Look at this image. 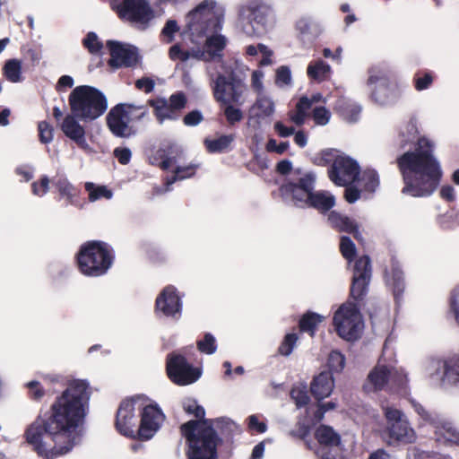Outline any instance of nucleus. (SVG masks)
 Here are the masks:
<instances>
[{"mask_svg": "<svg viewBox=\"0 0 459 459\" xmlns=\"http://www.w3.org/2000/svg\"><path fill=\"white\" fill-rule=\"evenodd\" d=\"M89 400V385L85 381L70 382L62 395L51 405L47 421L37 419L27 428V442L33 446L39 455H45L48 452V446L43 437L48 433L55 443L56 454L63 455L72 450L77 443L78 427L86 415Z\"/></svg>", "mask_w": 459, "mask_h": 459, "instance_id": "f257e3e1", "label": "nucleus"}, {"mask_svg": "<svg viewBox=\"0 0 459 459\" xmlns=\"http://www.w3.org/2000/svg\"><path fill=\"white\" fill-rule=\"evenodd\" d=\"M224 8L215 0H204L186 16V28L194 44L187 49L175 44L169 49L172 61L187 62L190 59L212 62L222 60L227 39L217 33L224 21Z\"/></svg>", "mask_w": 459, "mask_h": 459, "instance_id": "f03ea898", "label": "nucleus"}, {"mask_svg": "<svg viewBox=\"0 0 459 459\" xmlns=\"http://www.w3.org/2000/svg\"><path fill=\"white\" fill-rule=\"evenodd\" d=\"M397 166L404 186L402 193L412 197L430 196L439 185L442 170L433 155V144L425 138H419L413 150L397 158Z\"/></svg>", "mask_w": 459, "mask_h": 459, "instance_id": "7ed1b4c3", "label": "nucleus"}, {"mask_svg": "<svg viewBox=\"0 0 459 459\" xmlns=\"http://www.w3.org/2000/svg\"><path fill=\"white\" fill-rule=\"evenodd\" d=\"M214 427L221 432H230L234 423L227 418L189 420L181 426V433L188 443V459H216L219 437Z\"/></svg>", "mask_w": 459, "mask_h": 459, "instance_id": "20e7f679", "label": "nucleus"}, {"mask_svg": "<svg viewBox=\"0 0 459 459\" xmlns=\"http://www.w3.org/2000/svg\"><path fill=\"white\" fill-rule=\"evenodd\" d=\"M316 175L298 173L289 183L281 188V196L298 207H313L320 212H326L335 204V197L328 191L314 192Z\"/></svg>", "mask_w": 459, "mask_h": 459, "instance_id": "39448f33", "label": "nucleus"}, {"mask_svg": "<svg viewBox=\"0 0 459 459\" xmlns=\"http://www.w3.org/2000/svg\"><path fill=\"white\" fill-rule=\"evenodd\" d=\"M247 70V65L236 61L235 68L230 72L227 78L222 74H215L213 69L207 65L205 71L214 100L220 104L242 105L245 102V95L247 91L245 82Z\"/></svg>", "mask_w": 459, "mask_h": 459, "instance_id": "423d86ee", "label": "nucleus"}, {"mask_svg": "<svg viewBox=\"0 0 459 459\" xmlns=\"http://www.w3.org/2000/svg\"><path fill=\"white\" fill-rule=\"evenodd\" d=\"M71 112L80 120L91 121L102 116L108 108L104 94L98 89L82 85L75 87L69 95Z\"/></svg>", "mask_w": 459, "mask_h": 459, "instance_id": "0eeeda50", "label": "nucleus"}, {"mask_svg": "<svg viewBox=\"0 0 459 459\" xmlns=\"http://www.w3.org/2000/svg\"><path fill=\"white\" fill-rule=\"evenodd\" d=\"M77 263L82 273L87 276L104 274L112 264L108 249L100 242H89L82 246Z\"/></svg>", "mask_w": 459, "mask_h": 459, "instance_id": "6e6552de", "label": "nucleus"}, {"mask_svg": "<svg viewBox=\"0 0 459 459\" xmlns=\"http://www.w3.org/2000/svg\"><path fill=\"white\" fill-rule=\"evenodd\" d=\"M148 113L147 108L134 104H117L107 116V125L111 133L121 138H129L135 134L134 127L130 124L133 119L140 120Z\"/></svg>", "mask_w": 459, "mask_h": 459, "instance_id": "1a4fd4ad", "label": "nucleus"}, {"mask_svg": "<svg viewBox=\"0 0 459 459\" xmlns=\"http://www.w3.org/2000/svg\"><path fill=\"white\" fill-rule=\"evenodd\" d=\"M333 324L337 334L347 342L359 339L365 328L361 313L351 302L343 303L339 307L333 315Z\"/></svg>", "mask_w": 459, "mask_h": 459, "instance_id": "9d476101", "label": "nucleus"}, {"mask_svg": "<svg viewBox=\"0 0 459 459\" xmlns=\"http://www.w3.org/2000/svg\"><path fill=\"white\" fill-rule=\"evenodd\" d=\"M410 403L420 418L431 425L434 429L435 440L437 443L459 446V429L448 418L437 412L426 411L415 400H410Z\"/></svg>", "mask_w": 459, "mask_h": 459, "instance_id": "9b49d317", "label": "nucleus"}, {"mask_svg": "<svg viewBox=\"0 0 459 459\" xmlns=\"http://www.w3.org/2000/svg\"><path fill=\"white\" fill-rule=\"evenodd\" d=\"M112 6L122 20L141 29H145L154 18V12L147 0H114Z\"/></svg>", "mask_w": 459, "mask_h": 459, "instance_id": "f8f14e48", "label": "nucleus"}, {"mask_svg": "<svg viewBox=\"0 0 459 459\" xmlns=\"http://www.w3.org/2000/svg\"><path fill=\"white\" fill-rule=\"evenodd\" d=\"M387 421V433L393 440L405 444L414 443L417 439L415 430L411 427L404 413L387 404H381Z\"/></svg>", "mask_w": 459, "mask_h": 459, "instance_id": "ddd939ff", "label": "nucleus"}, {"mask_svg": "<svg viewBox=\"0 0 459 459\" xmlns=\"http://www.w3.org/2000/svg\"><path fill=\"white\" fill-rule=\"evenodd\" d=\"M270 9L256 2L243 6L239 12L242 30L250 37H257L266 30Z\"/></svg>", "mask_w": 459, "mask_h": 459, "instance_id": "4468645a", "label": "nucleus"}, {"mask_svg": "<svg viewBox=\"0 0 459 459\" xmlns=\"http://www.w3.org/2000/svg\"><path fill=\"white\" fill-rule=\"evenodd\" d=\"M360 167L357 160L344 153L337 154L328 169L330 180L336 186H345L358 180Z\"/></svg>", "mask_w": 459, "mask_h": 459, "instance_id": "2eb2a0df", "label": "nucleus"}, {"mask_svg": "<svg viewBox=\"0 0 459 459\" xmlns=\"http://www.w3.org/2000/svg\"><path fill=\"white\" fill-rule=\"evenodd\" d=\"M139 410L141 411V420L138 427V437L142 440H149L161 427L165 415L159 405L150 402L148 397L146 402L142 401L139 403Z\"/></svg>", "mask_w": 459, "mask_h": 459, "instance_id": "dca6fc26", "label": "nucleus"}, {"mask_svg": "<svg viewBox=\"0 0 459 459\" xmlns=\"http://www.w3.org/2000/svg\"><path fill=\"white\" fill-rule=\"evenodd\" d=\"M147 397L144 395H136L130 399H126L120 404L117 413L116 426L117 429L124 436L134 437L138 435L137 416L135 408L139 409L141 402H146Z\"/></svg>", "mask_w": 459, "mask_h": 459, "instance_id": "f3484780", "label": "nucleus"}, {"mask_svg": "<svg viewBox=\"0 0 459 459\" xmlns=\"http://www.w3.org/2000/svg\"><path fill=\"white\" fill-rule=\"evenodd\" d=\"M372 266L368 255L359 257L354 265L353 278L351 284V297L359 306H363L366 296L369 291L371 281Z\"/></svg>", "mask_w": 459, "mask_h": 459, "instance_id": "a211bd4d", "label": "nucleus"}, {"mask_svg": "<svg viewBox=\"0 0 459 459\" xmlns=\"http://www.w3.org/2000/svg\"><path fill=\"white\" fill-rule=\"evenodd\" d=\"M167 372L169 379L178 385L195 383L201 377V371L194 368L179 354H170L167 359Z\"/></svg>", "mask_w": 459, "mask_h": 459, "instance_id": "6ab92c4d", "label": "nucleus"}, {"mask_svg": "<svg viewBox=\"0 0 459 459\" xmlns=\"http://www.w3.org/2000/svg\"><path fill=\"white\" fill-rule=\"evenodd\" d=\"M153 108L154 116L160 124L167 120L175 121L179 117V112L186 107V97L183 92H176L169 99L157 98L149 100Z\"/></svg>", "mask_w": 459, "mask_h": 459, "instance_id": "aec40b11", "label": "nucleus"}, {"mask_svg": "<svg viewBox=\"0 0 459 459\" xmlns=\"http://www.w3.org/2000/svg\"><path fill=\"white\" fill-rule=\"evenodd\" d=\"M316 438L319 443L316 455L321 459H336L341 452V437L333 428L321 425L316 430Z\"/></svg>", "mask_w": 459, "mask_h": 459, "instance_id": "412c9836", "label": "nucleus"}, {"mask_svg": "<svg viewBox=\"0 0 459 459\" xmlns=\"http://www.w3.org/2000/svg\"><path fill=\"white\" fill-rule=\"evenodd\" d=\"M427 371L429 376L437 377L444 383H459V357L455 356L447 359H429Z\"/></svg>", "mask_w": 459, "mask_h": 459, "instance_id": "4be33fe9", "label": "nucleus"}, {"mask_svg": "<svg viewBox=\"0 0 459 459\" xmlns=\"http://www.w3.org/2000/svg\"><path fill=\"white\" fill-rule=\"evenodd\" d=\"M107 46L110 53L108 64L111 67H130L137 64L139 56L135 48L112 40L108 41Z\"/></svg>", "mask_w": 459, "mask_h": 459, "instance_id": "5701e85b", "label": "nucleus"}, {"mask_svg": "<svg viewBox=\"0 0 459 459\" xmlns=\"http://www.w3.org/2000/svg\"><path fill=\"white\" fill-rule=\"evenodd\" d=\"M407 382V376L403 371H393L385 366L375 368V390L385 386L390 390L403 389L406 387Z\"/></svg>", "mask_w": 459, "mask_h": 459, "instance_id": "b1692460", "label": "nucleus"}, {"mask_svg": "<svg viewBox=\"0 0 459 459\" xmlns=\"http://www.w3.org/2000/svg\"><path fill=\"white\" fill-rule=\"evenodd\" d=\"M181 301L173 286H167L156 299V313L178 318L181 314Z\"/></svg>", "mask_w": 459, "mask_h": 459, "instance_id": "393cba45", "label": "nucleus"}, {"mask_svg": "<svg viewBox=\"0 0 459 459\" xmlns=\"http://www.w3.org/2000/svg\"><path fill=\"white\" fill-rule=\"evenodd\" d=\"M275 112V103L273 99L265 93L256 94V98L249 109L248 122H255L259 127L260 121L272 117Z\"/></svg>", "mask_w": 459, "mask_h": 459, "instance_id": "a878e982", "label": "nucleus"}, {"mask_svg": "<svg viewBox=\"0 0 459 459\" xmlns=\"http://www.w3.org/2000/svg\"><path fill=\"white\" fill-rule=\"evenodd\" d=\"M77 119L79 118L73 113L68 114L61 124V130L66 137L74 141L80 148L87 150L89 144L86 141L85 130Z\"/></svg>", "mask_w": 459, "mask_h": 459, "instance_id": "bb28decb", "label": "nucleus"}, {"mask_svg": "<svg viewBox=\"0 0 459 459\" xmlns=\"http://www.w3.org/2000/svg\"><path fill=\"white\" fill-rule=\"evenodd\" d=\"M385 280L386 285L392 290L396 303H399L405 289V282L403 273L397 260H392L390 272L386 270L385 273Z\"/></svg>", "mask_w": 459, "mask_h": 459, "instance_id": "cd10ccee", "label": "nucleus"}, {"mask_svg": "<svg viewBox=\"0 0 459 459\" xmlns=\"http://www.w3.org/2000/svg\"><path fill=\"white\" fill-rule=\"evenodd\" d=\"M334 387V381L330 371H323L311 383V393L317 400L328 397Z\"/></svg>", "mask_w": 459, "mask_h": 459, "instance_id": "c85d7f7f", "label": "nucleus"}, {"mask_svg": "<svg viewBox=\"0 0 459 459\" xmlns=\"http://www.w3.org/2000/svg\"><path fill=\"white\" fill-rule=\"evenodd\" d=\"M328 221L338 230L351 233L357 240L363 242V237L359 229V225L349 217L333 211L328 215Z\"/></svg>", "mask_w": 459, "mask_h": 459, "instance_id": "c756f323", "label": "nucleus"}, {"mask_svg": "<svg viewBox=\"0 0 459 459\" xmlns=\"http://www.w3.org/2000/svg\"><path fill=\"white\" fill-rule=\"evenodd\" d=\"M335 110L342 117L344 120L350 123L358 121L361 113V107L352 100L345 98H340L335 105Z\"/></svg>", "mask_w": 459, "mask_h": 459, "instance_id": "7c9ffc66", "label": "nucleus"}, {"mask_svg": "<svg viewBox=\"0 0 459 459\" xmlns=\"http://www.w3.org/2000/svg\"><path fill=\"white\" fill-rule=\"evenodd\" d=\"M309 116V103L307 96H301L293 110L289 111V120L297 126H302Z\"/></svg>", "mask_w": 459, "mask_h": 459, "instance_id": "2f4dec72", "label": "nucleus"}, {"mask_svg": "<svg viewBox=\"0 0 459 459\" xmlns=\"http://www.w3.org/2000/svg\"><path fill=\"white\" fill-rule=\"evenodd\" d=\"M331 72L330 65L320 58L310 62L307 68V76L319 82L326 80Z\"/></svg>", "mask_w": 459, "mask_h": 459, "instance_id": "473e14b6", "label": "nucleus"}, {"mask_svg": "<svg viewBox=\"0 0 459 459\" xmlns=\"http://www.w3.org/2000/svg\"><path fill=\"white\" fill-rule=\"evenodd\" d=\"M233 134H223L214 140L205 139L204 145L210 152H225L234 141Z\"/></svg>", "mask_w": 459, "mask_h": 459, "instance_id": "72a5a7b5", "label": "nucleus"}, {"mask_svg": "<svg viewBox=\"0 0 459 459\" xmlns=\"http://www.w3.org/2000/svg\"><path fill=\"white\" fill-rule=\"evenodd\" d=\"M85 189L89 193V200L95 202L100 198L111 199L113 193L105 186H97L94 183H85Z\"/></svg>", "mask_w": 459, "mask_h": 459, "instance_id": "f704fd0d", "label": "nucleus"}, {"mask_svg": "<svg viewBox=\"0 0 459 459\" xmlns=\"http://www.w3.org/2000/svg\"><path fill=\"white\" fill-rule=\"evenodd\" d=\"M4 74L12 82L22 80V62L18 59L8 60L4 66Z\"/></svg>", "mask_w": 459, "mask_h": 459, "instance_id": "c9c22d12", "label": "nucleus"}, {"mask_svg": "<svg viewBox=\"0 0 459 459\" xmlns=\"http://www.w3.org/2000/svg\"><path fill=\"white\" fill-rule=\"evenodd\" d=\"M60 195L65 198L69 203H74V198L77 195L76 188L65 178H61L55 182Z\"/></svg>", "mask_w": 459, "mask_h": 459, "instance_id": "e433bc0d", "label": "nucleus"}, {"mask_svg": "<svg viewBox=\"0 0 459 459\" xmlns=\"http://www.w3.org/2000/svg\"><path fill=\"white\" fill-rule=\"evenodd\" d=\"M196 168L197 166L193 164L186 167L177 165L174 170V175L170 178L167 179V186H171L177 180H182L192 177L195 173ZM167 190H169V187H167Z\"/></svg>", "mask_w": 459, "mask_h": 459, "instance_id": "4c0bfd02", "label": "nucleus"}, {"mask_svg": "<svg viewBox=\"0 0 459 459\" xmlns=\"http://www.w3.org/2000/svg\"><path fill=\"white\" fill-rule=\"evenodd\" d=\"M324 317L316 313H307L299 322L301 331L310 332L313 335L315 328L322 322Z\"/></svg>", "mask_w": 459, "mask_h": 459, "instance_id": "58836bf2", "label": "nucleus"}, {"mask_svg": "<svg viewBox=\"0 0 459 459\" xmlns=\"http://www.w3.org/2000/svg\"><path fill=\"white\" fill-rule=\"evenodd\" d=\"M221 106H224L223 113L226 117L227 122L233 126L236 123L240 122L243 117V112L240 108H236L234 106V103H229V104H221Z\"/></svg>", "mask_w": 459, "mask_h": 459, "instance_id": "ea45409f", "label": "nucleus"}, {"mask_svg": "<svg viewBox=\"0 0 459 459\" xmlns=\"http://www.w3.org/2000/svg\"><path fill=\"white\" fill-rule=\"evenodd\" d=\"M438 224L445 230L455 229L459 226V212L450 211L438 218Z\"/></svg>", "mask_w": 459, "mask_h": 459, "instance_id": "a19ab883", "label": "nucleus"}, {"mask_svg": "<svg viewBox=\"0 0 459 459\" xmlns=\"http://www.w3.org/2000/svg\"><path fill=\"white\" fill-rule=\"evenodd\" d=\"M292 83L291 71L290 67L281 65L276 70L275 84L280 88L290 86Z\"/></svg>", "mask_w": 459, "mask_h": 459, "instance_id": "79ce46f5", "label": "nucleus"}, {"mask_svg": "<svg viewBox=\"0 0 459 459\" xmlns=\"http://www.w3.org/2000/svg\"><path fill=\"white\" fill-rule=\"evenodd\" d=\"M297 30L299 31L303 38L315 36L316 34V28L310 18H300L297 22Z\"/></svg>", "mask_w": 459, "mask_h": 459, "instance_id": "37998d69", "label": "nucleus"}, {"mask_svg": "<svg viewBox=\"0 0 459 459\" xmlns=\"http://www.w3.org/2000/svg\"><path fill=\"white\" fill-rule=\"evenodd\" d=\"M340 251L342 256L351 262L356 255V247L352 240L346 236L341 238Z\"/></svg>", "mask_w": 459, "mask_h": 459, "instance_id": "c03bdc74", "label": "nucleus"}, {"mask_svg": "<svg viewBox=\"0 0 459 459\" xmlns=\"http://www.w3.org/2000/svg\"><path fill=\"white\" fill-rule=\"evenodd\" d=\"M328 367L331 370L341 372L345 367V357L338 351H333L328 356Z\"/></svg>", "mask_w": 459, "mask_h": 459, "instance_id": "a18cd8bd", "label": "nucleus"}, {"mask_svg": "<svg viewBox=\"0 0 459 459\" xmlns=\"http://www.w3.org/2000/svg\"><path fill=\"white\" fill-rule=\"evenodd\" d=\"M183 408L188 414H193L197 419L196 420H204V409L198 405L195 400L186 399L183 403Z\"/></svg>", "mask_w": 459, "mask_h": 459, "instance_id": "49530a36", "label": "nucleus"}, {"mask_svg": "<svg viewBox=\"0 0 459 459\" xmlns=\"http://www.w3.org/2000/svg\"><path fill=\"white\" fill-rule=\"evenodd\" d=\"M290 395L298 408L307 405L309 401V396L305 385L293 387Z\"/></svg>", "mask_w": 459, "mask_h": 459, "instance_id": "de8ad7c7", "label": "nucleus"}, {"mask_svg": "<svg viewBox=\"0 0 459 459\" xmlns=\"http://www.w3.org/2000/svg\"><path fill=\"white\" fill-rule=\"evenodd\" d=\"M331 112L325 107H316L312 111V117L317 126H326L331 119Z\"/></svg>", "mask_w": 459, "mask_h": 459, "instance_id": "09e8293b", "label": "nucleus"}, {"mask_svg": "<svg viewBox=\"0 0 459 459\" xmlns=\"http://www.w3.org/2000/svg\"><path fill=\"white\" fill-rule=\"evenodd\" d=\"M417 135L418 128L414 121L408 122L400 132V136L404 144L413 142Z\"/></svg>", "mask_w": 459, "mask_h": 459, "instance_id": "8fccbe9b", "label": "nucleus"}, {"mask_svg": "<svg viewBox=\"0 0 459 459\" xmlns=\"http://www.w3.org/2000/svg\"><path fill=\"white\" fill-rule=\"evenodd\" d=\"M179 30V26L175 20H169L162 29L161 35L163 40L170 43L174 40L175 34Z\"/></svg>", "mask_w": 459, "mask_h": 459, "instance_id": "3c124183", "label": "nucleus"}, {"mask_svg": "<svg viewBox=\"0 0 459 459\" xmlns=\"http://www.w3.org/2000/svg\"><path fill=\"white\" fill-rule=\"evenodd\" d=\"M197 346L201 352L212 354L216 351L215 338L211 333H206L204 340L197 342Z\"/></svg>", "mask_w": 459, "mask_h": 459, "instance_id": "603ef678", "label": "nucleus"}, {"mask_svg": "<svg viewBox=\"0 0 459 459\" xmlns=\"http://www.w3.org/2000/svg\"><path fill=\"white\" fill-rule=\"evenodd\" d=\"M39 140L42 143H49L52 142L54 134L53 127L46 121H41L38 126Z\"/></svg>", "mask_w": 459, "mask_h": 459, "instance_id": "864d4df0", "label": "nucleus"}, {"mask_svg": "<svg viewBox=\"0 0 459 459\" xmlns=\"http://www.w3.org/2000/svg\"><path fill=\"white\" fill-rule=\"evenodd\" d=\"M83 45L91 53H99L103 47L94 32L88 33L83 39Z\"/></svg>", "mask_w": 459, "mask_h": 459, "instance_id": "5fc2aeb1", "label": "nucleus"}, {"mask_svg": "<svg viewBox=\"0 0 459 459\" xmlns=\"http://www.w3.org/2000/svg\"><path fill=\"white\" fill-rule=\"evenodd\" d=\"M264 73L262 70H255L251 75V87L255 94L264 93L263 80Z\"/></svg>", "mask_w": 459, "mask_h": 459, "instance_id": "6e6d98bb", "label": "nucleus"}, {"mask_svg": "<svg viewBox=\"0 0 459 459\" xmlns=\"http://www.w3.org/2000/svg\"><path fill=\"white\" fill-rule=\"evenodd\" d=\"M298 341V336L296 333H288L283 342L279 348V351L281 355L288 356L291 353L296 342Z\"/></svg>", "mask_w": 459, "mask_h": 459, "instance_id": "4d7b16f0", "label": "nucleus"}, {"mask_svg": "<svg viewBox=\"0 0 459 459\" xmlns=\"http://www.w3.org/2000/svg\"><path fill=\"white\" fill-rule=\"evenodd\" d=\"M277 170L279 173L286 175L290 174V178H288L287 183H289L293 178L298 176V173H303L302 171L295 170L292 171V164L289 160H281L277 164Z\"/></svg>", "mask_w": 459, "mask_h": 459, "instance_id": "13d9d810", "label": "nucleus"}, {"mask_svg": "<svg viewBox=\"0 0 459 459\" xmlns=\"http://www.w3.org/2000/svg\"><path fill=\"white\" fill-rule=\"evenodd\" d=\"M49 178L47 176H43L39 183L34 182L32 184V193L38 196L44 195L49 190Z\"/></svg>", "mask_w": 459, "mask_h": 459, "instance_id": "bf43d9fd", "label": "nucleus"}, {"mask_svg": "<svg viewBox=\"0 0 459 459\" xmlns=\"http://www.w3.org/2000/svg\"><path fill=\"white\" fill-rule=\"evenodd\" d=\"M290 143L288 142H282L278 143L275 139H269L266 143V150L271 152H276L281 154L288 150Z\"/></svg>", "mask_w": 459, "mask_h": 459, "instance_id": "052dcab7", "label": "nucleus"}, {"mask_svg": "<svg viewBox=\"0 0 459 459\" xmlns=\"http://www.w3.org/2000/svg\"><path fill=\"white\" fill-rule=\"evenodd\" d=\"M26 386L29 389L30 397L34 400H40L45 394L44 389L38 381H30L26 384Z\"/></svg>", "mask_w": 459, "mask_h": 459, "instance_id": "680f3d73", "label": "nucleus"}, {"mask_svg": "<svg viewBox=\"0 0 459 459\" xmlns=\"http://www.w3.org/2000/svg\"><path fill=\"white\" fill-rule=\"evenodd\" d=\"M273 129L277 133V134L280 137H289L295 133V127L294 126H285L281 121H276L273 124Z\"/></svg>", "mask_w": 459, "mask_h": 459, "instance_id": "e2e57ef3", "label": "nucleus"}, {"mask_svg": "<svg viewBox=\"0 0 459 459\" xmlns=\"http://www.w3.org/2000/svg\"><path fill=\"white\" fill-rule=\"evenodd\" d=\"M203 119V114L199 110H194L184 117V124L188 126H195L200 124Z\"/></svg>", "mask_w": 459, "mask_h": 459, "instance_id": "0e129e2a", "label": "nucleus"}, {"mask_svg": "<svg viewBox=\"0 0 459 459\" xmlns=\"http://www.w3.org/2000/svg\"><path fill=\"white\" fill-rule=\"evenodd\" d=\"M344 198L349 204L357 202L361 197V191L354 186H345Z\"/></svg>", "mask_w": 459, "mask_h": 459, "instance_id": "69168bd1", "label": "nucleus"}, {"mask_svg": "<svg viewBox=\"0 0 459 459\" xmlns=\"http://www.w3.org/2000/svg\"><path fill=\"white\" fill-rule=\"evenodd\" d=\"M450 307L455 315V318L459 324V286L455 288L451 293Z\"/></svg>", "mask_w": 459, "mask_h": 459, "instance_id": "338daca9", "label": "nucleus"}, {"mask_svg": "<svg viewBox=\"0 0 459 459\" xmlns=\"http://www.w3.org/2000/svg\"><path fill=\"white\" fill-rule=\"evenodd\" d=\"M248 420V428L251 430L256 431L258 433H264L267 429V426L264 422H260L258 417L256 415H251L247 419Z\"/></svg>", "mask_w": 459, "mask_h": 459, "instance_id": "774afa93", "label": "nucleus"}]
</instances>
